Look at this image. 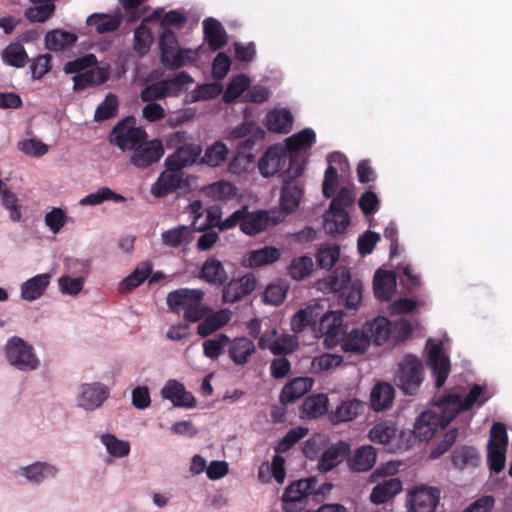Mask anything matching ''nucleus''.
Segmentation results:
<instances>
[{
	"label": "nucleus",
	"instance_id": "1",
	"mask_svg": "<svg viewBox=\"0 0 512 512\" xmlns=\"http://www.w3.org/2000/svg\"><path fill=\"white\" fill-rule=\"evenodd\" d=\"M259 171L264 177L282 172V179H297L305 169V160L301 155L289 154L285 148L269 147L261 157Z\"/></svg>",
	"mask_w": 512,
	"mask_h": 512
},
{
	"label": "nucleus",
	"instance_id": "2",
	"mask_svg": "<svg viewBox=\"0 0 512 512\" xmlns=\"http://www.w3.org/2000/svg\"><path fill=\"white\" fill-rule=\"evenodd\" d=\"M204 295L201 289L180 288L167 295V305L174 313L180 314L183 311L185 321L195 323L210 312L202 304Z\"/></svg>",
	"mask_w": 512,
	"mask_h": 512
},
{
	"label": "nucleus",
	"instance_id": "3",
	"mask_svg": "<svg viewBox=\"0 0 512 512\" xmlns=\"http://www.w3.org/2000/svg\"><path fill=\"white\" fill-rule=\"evenodd\" d=\"M447 412L448 409L440 399L436 404V410L422 412L414 424V429L401 431V437L409 436V438H417L420 441L430 440L439 428L444 429L450 423L446 422Z\"/></svg>",
	"mask_w": 512,
	"mask_h": 512
},
{
	"label": "nucleus",
	"instance_id": "4",
	"mask_svg": "<svg viewBox=\"0 0 512 512\" xmlns=\"http://www.w3.org/2000/svg\"><path fill=\"white\" fill-rule=\"evenodd\" d=\"M422 361L411 354H407L398 364L394 382L406 395H415L423 382Z\"/></svg>",
	"mask_w": 512,
	"mask_h": 512
},
{
	"label": "nucleus",
	"instance_id": "5",
	"mask_svg": "<svg viewBox=\"0 0 512 512\" xmlns=\"http://www.w3.org/2000/svg\"><path fill=\"white\" fill-rule=\"evenodd\" d=\"M147 137L146 130L136 126L135 117L128 116L114 126L110 134V142L122 151H127L135 148Z\"/></svg>",
	"mask_w": 512,
	"mask_h": 512
},
{
	"label": "nucleus",
	"instance_id": "6",
	"mask_svg": "<svg viewBox=\"0 0 512 512\" xmlns=\"http://www.w3.org/2000/svg\"><path fill=\"white\" fill-rule=\"evenodd\" d=\"M5 350L9 363L19 370H34L39 365L33 347L18 336L8 339Z\"/></svg>",
	"mask_w": 512,
	"mask_h": 512
},
{
	"label": "nucleus",
	"instance_id": "7",
	"mask_svg": "<svg viewBox=\"0 0 512 512\" xmlns=\"http://www.w3.org/2000/svg\"><path fill=\"white\" fill-rule=\"evenodd\" d=\"M487 400L488 397L483 396V387L479 384L473 385L464 399L458 394L444 396L442 401L448 409L446 422H451L461 411L469 410L475 404L484 405Z\"/></svg>",
	"mask_w": 512,
	"mask_h": 512
},
{
	"label": "nucleus",
	"instance_id": "8",
	"mask_svg": "<svg viewBox=\"0 0 512 512\" xmlns=\"http://www.w3.org/2000/svg\"><path fill=\"white\" fill-rule=\"evenodd\" d=\"M343 312L330 311L320 317L314 332L317 337H324V344L327 348H334L339 344L341 333L346 326L343 325Z\"/></svg>",
	"mask_w": 512,
	"mask_h": 512
},
{
	"label": "nucleus",
	"instance_id": "9",
	"mask_svg": "<svg viewBox=\"0 0 512 512\" xmlns=\"http://www.w3.org/2000/svg\"><path fill=\"white\" fill-rule=\"evenodd\" d=\"M283 220L284 215L277 213V211L258 210L250 212L246 207L244 221L241 223V231L246 235L254 236Z\"/></svg>",
	"mask_w": 512,
	"mask_h": 512
},
{
	"label": "nucleus",
	"instance_id": "10",
	"mask_svg": "<svg viewBox=\"0 0 512 512\" xmlns=\"http://www.w3.org/2000/svg\"><path fill=\"white\" fill-rule=\"evenodd\" d=\"M441 492L436 487L418 486L407 498L409 512H435Z\"/></svg>",
	"mask_w": 512,
	"mask_h": 512
},
{
	"label": "nucleus",
	"instance_id": "11",
	"mask_svg": "<svg viewBox=\"0 0 512 512\" xmlns=\"http://www.w3.org/2000/svg\"><path fill=\"white\" fill-rule=\"evenodd\" d=\"M132 150L130 163L140 169L148 168L157 163L164 155V147L159 139L144 140Z\"/></svg>",
	"mask_w": 512,
	"mask_h": 512
},
{
	"label": "nucleus",
	"instance_id": "12",
	"mask_svg": "<svg viewBox=\"0 0 512 512\" xmlns=\"http://www.w3.org/2000/svg\"><path fill=\"white\" fill-rule=\"evenodd\" d=\"M166 169L159 175L151 187V194L157 198H163L181 188L184 183L185 173L177 167L165 165Z\"/></svg>",
	"mask_w": 512,
	"mask_h": 512
},
{
	"label": "nucleus",
	"instance_id": "13",
	"mask_svg": "<svg viewBox=\"0 0 512 512\" xmlns=\"http://www.w3.org/2000/svg\"><path fill=\"white\" fill-rule=\"evenodd\" d=\"M256 283V277L252 273L232 279L223 287V302L232 304L240 301L255 290Z\"/></svg>",
	"mask_w": 512,
	"mask_h": 512
},
{
	"label": "nucleus",
	"instance_id": "14",
	"mask_svg": "<svg viewBox=\"0 0 512 512\" xmlns=\"http://www.w3.org/2000/svg\"><path fill=\"white\" fill-rule=\"evenodd\" d=\"M109 390L101 383H86L81 385L78 405L85 410H95L108 398Z\"/></svg>",
	"mask_w": 512,
	"mask_h": 512
},
{
	"label": "nucleus",
	"instance_id": "15",
	"mask_svg": "<svg viewBox=\"0 0 512 512\" xmlns=\"http://www.w3.org/2000/svg\"><path fill=\"white\" fill-rule=\"evenodd\" d=\"M202 152V147L199 144L185 143L165 159V165L183 170L195 163L199 164Z\"/></svg>",
	"mask_w": 512,
	"mask_h": 512
},
{
	"label": "nucleus",
	"instance_id": "16",
	"mask_svg": "<svg viewBox=\"0 0 512 512\" xmlns=\"http://www.w3.org/2000/svg\"><path fill=\"white\" fill-rule=\"evenodd\" d=\"M428 360L432 369L435 385L440 388L446 382L450 373V360L443 355L441 343L433 344L429 349Z\"/></svg>",
	"mask_w": 512,
	"mask_h": 512
},
{
	"label": "nucleus",
	"instance_id": "17",
	"mask_svg": "<svg viewBox=\"0 0 512 512\" xmlns=\"http://www.w3.org/2000/svg\"><path fill=\"white\" fill-rule=\"evenodd\" d=\"M350 453V445L344 441H339L331 446H326L319 456L318 470L321 472L331 471L338 466Z\"/></svg>",
	"mask_w": 512,
	"mask_h": 512
},
{
	"label": "nucleus",
	"instance_id": "18",
	"mask_svg": "<svg viewBox=\"0 0 512 512\" xmlns=\"http://www.w3.org/2000/svg\"><path fill=\"white\" fill-rule=\"evenodd\" d=\"M302 196L303 188L296 179L284 178L280 195L281 211H277V213H281L285 218L286 215L294 212L298 208Z\"/></svg>",
	"mask_w": 512,
	"mask_h": 512
},
{
	"label": "nucleus",
	"instance_id": "19",
	"mask_svg": "<svg viewBox=\"0 0 512 512\" xmlns=\"http://www.w3.org/2000/svg\"><path fill=\"white\" fill-rule=\"evenodd\" d=\"M256 352L254 342L247 337L230 338L227 353L231 361L237 366L246 365Z\"/></svg>",
	"mask_w": 512,
	"mask_h": 512
},
{
	"label": "nucleus",
	"instance_id": "20",
	"mask_svg": "<svg viewBox=\"0 0 512 512\" xmlns=\"http://www.w3.org/2000/svg\"><path fill=\"white\" fill-rule=\"evenodd\" d=\"M341 349L350 353H364L370 345V337L367 332L358 328L347 331V327L341 333L339 344Z\"/></svg>",
	"mask_w": 512,
	"mask_h": 512
},
{
	"label": "nucleus",
	"instance_id": "21",
	"mask_svg": "<svg viewBox=\"0 0 512 512\" xmlns=\"http://www.w3.org/2000/svg\"><path fill=\"white\" fill-rule=\"evenodd\" d=\"M161 394L176 407L194 408L196 406L194 396L186 391L182 383L176 380H169L162 389Z\"/></svg>",
	"mask_w": 512,
	"mask_h": 512
},
{
	"label": "nucleus",
	"instance_id": "22",
	"mask_svg": "<svg viewBox=\"0 0 512 512\" xmlns=\"http://www.w3.org/2000/svg\"><path fill=\"white\" fill-rule=\"evenodd\" d=\"M110 72L107 67L86 69L84 72L73 76V90L82 91L88 87L99 86L109 80Z\"/></svg>",
	"mask_w": 512,
	"mask_h": 512
},
{
	"label": "nucleus",
	"instance_id": "23",
	"mask_svg": "<svg viewBox=\"0 0 512 512\" xmlns=\"http://www.w3.org/2000/svg\"><path fill=\"white\" fill-rule=\"evenodd\" d=\"M202 24L204 40L212 51H217L227 44L228 35L220 21L208 17Z\"/></svg>",
	"mask_w": 512,
	"mask_h": 512
},
{
	"label": "nucleus",
	"instance_id": "24",
	"mask_svg": "<svg viewBox=\"0 0 512 512\" xmlns=\"http://www.w3.org/2000/svg\"><path fill=\"white\" fill-rule=\"evenodd\" d=\"M349 268L339 265L327 278L317 281V289L323 292H341L351 283Z\"/></svg>",
	"mask_w": 512,
	"mask_h": 512
},
{
	"label": "nucleus",
	"instance_id": "25",
	"mask_svg": "<svg viewBox=\"0 0 512 512\" xmlns=\"http://www.w3.org/2000/svg\"><path fill=\"white\" fill-rule=\"evenodd\" d=\"M396 288L395 273L378 269L374 275L373 290L375 297L380 301H389Z\"/></svg>",
	"mask_w": 512,
	"mask_h": 512
},
{
	"label": "nucleus",
	"instance_id": "26",
	"mask_svg": "<svg viewBox=\"0 0 512 512\" xmlns=\"http://www.w3.org/2000/svg\"><path fill=\"white\" fill-rule=\"evenodd\" d=\"M402 491L399 478H388L379 482L370 494V501L376 505L384 504Z\"/></svg>",
	"mask_w": 512,
	"mask_h": 512
},
{
	"label": "nucleus",
	"instance_id": "27",
	"mask_svg": "<svg viewBox=\"0 0 512 512\" xmlns=\"http://www.w3.org/2000/svg\"><path fill=\"white\" fill-rule=\"evenodd\" d=\"M313 385V380L308 377H298L287 383L281 393L280 402L289 404L304 396Z\"/></svg>",
	"mask_w": 512,
	"mask_h": 512
},
{
	"label": "nucleus",
	"instance_id": "28",
	"mask_svg": "<svg viewBox=\"0 0 512 512\" xmlns=\"http://www.w3.org/2000/svg\"><path fill=\"white\" fill-rule=\"evenodd\" d=\"M376 449L371 446H361L354 451L353 456L348 459V466L355 472L369 471L376 462Z\"/></svg>",
	"mask_w": 512,
	"mask_h": 512
},
{
	"label": "nucleus",
	"instance_id": "29",
	"mask_svg": "<svg viewBox=\"0 0 512 512\" xmlns=\"http://www.w3.org/2000/svg\"><path fill=\"white\" fill-rule=\"evenodd\" d=\"M193 229L186 225L168 229L161 234L162 244L170 248L187 246L193 240Z\"/></svg>",
	"mask_w": 512,
	"mask_h": 512
},
{
	"label": "nucleus",
	"instance_id": "30",
	"mask_svg": "<svg viewBox=\"0 0 512 512\" xmlns=\"http://www.w3.org/2000/svg\"><path fill=\"white\" fill-rule=\"evenodd\" d=\"M50 275L38 274L21 285V297L27 301H34L40 298L50 284Z\"/></svg>",
	"mask_w": 512,
	"mask_h": 512
},
{
	"label": "nucleus",
	"instance_id": "31",
	"mask_svg": "<svg viewBox=\"0 0 512 512\" xmlns=\"http://www.w3.org/2000/svg\"><path fill=\"white\" fill-rule=\"evenodd\" d=\"M231 319V312L227 309L220 310L212 315L205 316L197 327V333L201 337H207L224 327Z\"/></svg>",
	"mask_w": 512,
	"mask_h": 512
},
{
	"label": "nucleus",
	"instance_id": "32",
	"mask_svg": "<svg viewBox=\"0 0 512 512\" xmlns=\"http://www.w3.org/2000/svg\"><path fill=\"white\" fill-rule=\"evenodd\" d=\"M78 40L75 33L62 29H54L46 33L45 46L51 51H63L73 46Z\"/></svg>",
	"mask_w": 512,
	"mask_h": 512
},
{
	"label": "nucleus",
	"instance_id": "33",
	"mask_svg": "<svg viewBox=\"0 0 512 512\" xmlns=\"http://www.w3.org/2000/svg\"><path fill=\"white\" fill-rule=\"evenodd\" d=\"M200 276L206 282L215 285H223L228 279V275L223 264L214 257L208 258L204 262L200 271Z\"/></svg>",
	"mask_w": 512,
	"mask_h": 512
},
{
	"label": "nucleus",
	"instance_id": "34",
	"mask_svg": "<svg viewBox=\"0 0 512 512\" xmlns=\"http://www.w3.org/2000/svg\"><path fill=\"white\" fill-rule=\"evenodd\" d=\"M451 461L459 470L472 469L479 465L480 455L472 446H462L453 451Z\"/></svg>",
	"mask_w": 512,
	"mask_h": 512
},
{
	"label": "nucleus",
	"instance_id": "35",
	"mask_svg": "<svg viewBox=\"0 0 512 512\" xmlns=\"http://www.w3.org/2000/svg\"><path fill=\"white\" fill-rule=\"evenodd\" d=\"M316 142V134L310 128H305L302 131L288 137L285 141L286 151L289 154L300 155L301 150L309 149Z\"/></svg>",
	"mask_w": 512,
	"mask_h": 512
},
{
	"label": "nucleus",
	"instance_id": "36",
	"mask_svg": "<svg viewBox=\"0 0 512 512\" xmlns=\"http://www.w3.org/2000/svg\"><path fill=\"white\" fill-rule=\"evenodd\" d=\"M349 224L350 219L346 209L337 207L331 208V206H329V212L324 221V228L329 234L343 233Z\"/></svg>",
	"mask_w": 512,
	"mask_h": 512
},
{
	"label": "nucleus",
	"instance_id": "37",
	"mask_svg": "<svg viewBox=\"0 0 512 512\" xmlns=\"http://www.w3.org/2000/svg\"><path fill=\"white\" fill-rule=\"evenodd\" d=\"M293 125V116L287 109L271 111L266 118V126L269 131L277 133H289Z\"/></svg>",
	"mask_w": 512,
	"mask_h": 512
},
{
	"label": "nucleus",
	"instance_id": "38",
	"mask_svg": "<svg viewBox=\"0 0 512 512\" xmlns=\"http://www.w3.org/2000/svg\"><path fill=\"white\" fill-rule=\"evenodd\" d=\"M394 388L389 383L377 384L371 392V405L375 411L389 408L394 399Z\"/></svg>",
	"mask_w": 512,
	"mask_h": 512
},
{
	"label": "nucleus",
	"instance_id": "39",
	"mask_svg": "<svg viewBox=\"0 0 512 512\" xmlns=\"http://www.w3.org/2000/svg\"><path fill=\"white\" fill-rule=\"evenodd\" d=\"M86 24L94 27L98 34H104L116 31L121 24V19L105 13H94L87 18Z\"/></svg>",
	"mask_w": 512,
	"mask_h": 512
},
{
	"label": "nucleus",
	"instance_id": "40",
	"mask_svg": "<svg viewBox=\"0 0 512 512\" xmlns=\"http://www.w3.org/2000/svg\"><path fill=\"white\" fill-rule=\"evenodd\" d=\"M228 154L229 150L227 146L221 141H216L206 148L204 155L200 158L199 164L212 168L218 167L226 161Z\"/></svg>",
	"mask_w": 512,
	"mask_h": 512
},
{
	"label": "nucleus",
	"instance_id": "41",
	"mask_svg": "<svg viewBox=\"0 0 512 512\" xmlns=\"http://www.w3.org/2000/svg\"><path fill=\"white\" fill-rule=\"evenodd\" d=\"M158 44L161 53V62L164 66L170 61V57H173L181 49L176 33L170 29H163Z\"/></svg>",
	"mask_w": 512,
	"mask_h": 512
},
{
	"label": "nucleus",
	"instance_id": "42",
	"mask_svg": "<svg viewBox=\"0 0 512 512\" xmlns=\"http://www.w3.org/2000/svg\"><path fill=\"white\" fill-rule=\"evenodd\" d=\"M21 471L23 476L35 483H40L47 478H53L57 473L56 467L44 462L33 463L23 467Z\"/></svg>",
	"mask_w": 512,
	"mask_h": 512
},
{
	"label": "nucleus",
	"instance_id": "43",
	"mask_svg": "<svg viewBox=\"0 0 512 512\" xmlns=\"http://www.w3.org/2000/svg\"><path fill=\"white\" fill-rule=\"evenodd\" d=\"M2 61L15 68H23L29 60L28 54L20 43H10L1 53Z\"/></svg>",
	"mask_w": 512,
	"mask_h": 512
},
{
	"label": "nucleus",
	"instance_id": "44",
	"mask_svg": "<svg viewBox=\"0 0 512 512\" xmlns=\"http://www.w3.org/2000/svg\"><path fill=\"white\" fill-rule=\"evenodd\" d=\"M368 332L370 341L376 345H382L386 342L392 332V322L386 317H377L371 323H368Z\"/></svg>",
	"mask_w": 512,
	"mask_h": 512
},
{
	"label": "nucleus",
	"instance_id": "45",
	"mask_svg": "<svg viewBox=\"0 0 512 512\" xmlns=\"http://www.w3.org/2000/svg\"><path fill=\"white\" fill-rule=\"evenodd\" d=\"M363 285L359 280L352 281L340 292L338 302L348 309H357L362 301Z\"/></svg>",
	"mask_w": 512,
	"mask_h": 512
},
{
	"label": "nucleus",
	"instance_id": "46",
	"mask_svg": "<svg viewBox=\"0 0 512 512\" xmlns=\"http://www.w3.org/2000/svg\"><path fill=\"white\" fill-rule=\"evenodd\" d=\"M280 258V251L275 247L265 246L249 253L247 262L250 267H259L276 262Z\"/></svg>",
	"mask_w": 512,
	"mask_h": 512
},
{
	"label": "nucleus",
	"instance_id": "47",
	"mask_svg": "<svg viewBox=\"0 0 512 512\" xmlns=\"http://www.w3.org/2000/svg\"><path fill=\"white\" fill-rule=\"evenodd\" d=\"M230 342V337L224 333L217 334L211 339L203 342V353L211 359H218L225 351H227Z\"/></svg>",
	"mask_w": 512,
	"mask_h": 512
},
{
	"label": "nucleus",
	"instance_id": "48",
	"mask_svg": "<svg viewBox=\"0 0 512 512\" xmlns=\"http://www.w3.org/2000/svg\"><path fill=\"white\" fill-rule=\"evenodd\" d=\"M206 196L216 201H224L236 195V187L229 181L220 180L204 188Z\"/></svg>",
	"mask_w": 512,
	"mask_h": 512
},
{
	"label": "nucleus",
	"instance_id": "49",
	"mask_svg": "<svg viewBox=\"0 0 512 512\" xmlns=\"http://www.w3.org/2000/svg\"><path fill=\"white\" fill-rule=\"evenodd\" d=\"M151 270L152 268L149 264H143L137 267L120 283L119 291L121 293H127L139 287L149 277Z\"/></svg>",
	"mask_w": 512,
	"mask_h": 512
},
{
	"label": "nucleus",
	"instance_id": "50",
	"mask_svg": "<svg viewBox=\"0 0 512 512\" xmlns=\"http://www.w3.org/2000/svg\"><path fill=\"white\" fill-rule=\"evenodd\" d=\"M112 200L116 203L124 202L125 197L115 193L109 187H101L94 193H90L80 200L83 206H95L103 203L104 201Z\"/></svg>",
	"mask_w": 512,
	"mask_h": 512
},
{
	"label": "nucleus",
	"instance_id": "51",
	"mask_svg": "<svg viewBox=\"0 0 512 512\" xmlns=\"http://www.w3.org/2000/svg\"><path fill=\"white\" fill-rule=\"evenodd\" d=\"M318 314L315 309L307 307L299 310L291 320V328L295 333H300L307 327H317Z\"/></svg>",
	"mask_w": 512,
	"mask_h": 512
},
{
	"label": "nucleus",
	"instance_id": "52",
	"mask_svg": "<svg viewBox=\"0 0 512 512\" xmlns=\"http://www.w3.org/2000/svg\"><path fill=\"white\" fill-rule=\"evenodd\" d=\"M313 265V260L309 256L295 257L288 266V275L294 280H303L311 274Z\"/></svg>",
	"mask_w": 512,
	"mask_h": 512
},
{
	"label": "nucleus",
	"instance_id": "53",
	"mask_svg": "<svg viewBox=\"0 0 512 512\" xmlns=\"http://www.w3.org/2000/svg\"><path fill=\"white\" fill-rule=\"evenodd\" d=\"M118 97L113 93H108L105 99L98 105L94 114V120L101 122L115 117L118 113Z\"/></svg>",
	"mask_w": 512,
	"mask_h": 512
},
{
	"label": "nucleus",
	"instance_id": "54",
	"mask_svg": "<svg viewBox=\"0 0 512 512\" xmlns=\"http://www.w3.org/2000/svg\"><path fill=\"white\" fill-rule=\"evenodd\" d=\"M304 499L303 492L290 484L282 495V508L286 512H296L304 507Z\"/></svg>",
	"mask_w": 512,
	"mask_h": 512
},
{
	"label": "nucleus",
	"instance_id": "55",
	"mask_svg": "<svg viewBox=\"0 0 512 512\" xmlns=\"http://www.w3.org/2000/svg\"><path fill=\"white\" fill-rule=\"evenodd\" d=\"M396 427L391 421H383L376 424L369 432V438L372 442L387 444L396 435Z\"/></svg>",
	"mask_w": 512,
	"mask_h": 512
},
{
	"label": "nucleus",
	"instance_id": "56",
	"mask_svg": "<svg viewBox=\"0 0 512 512\" xmlns=\"http://www.w3.org/2000/svg\"><path fill=\"white\" fill-rule=\"evenodd\" d=\"M250 86V79L244 75L239 74L235 76L228 84L226 91L223 95L225 102L229 103L240 97Z\"/></svg>",
	"mask_w": 512,
	"mask_h": 512
},
{
	"label": "nucleus",
	"instance_id": "57",
	"mask_svg": "<svg viewBox=\"0 0 512 512\" xmlns=\"http://www.w3.org/2000/svg\"><path fill=\"white\" fill-rule=\"evenodd\" d=\"M152 41L153 36L149 27L142 23L135 29L133 48L140 56L149 52Z\"/></svg>",
	"mask_w": 512,
	"mask_h": 512
},
{
	"label": "nucleus",
	"instance_id": "58",
	"mask_svg": "<svg viewBox=\"0 0 512 512\" xmlns=\"http://www.w3.org/2000/svg\"><path fill=\"white\" fill-rule=\"evenodd\" d=\"M363 410V404L359 400H349L343 402L337 407L334 417L338 422H347L353 420Z\"/></svg>",
	"mask_w": 512,
	"mask_h": 512
},
{
	"label": "nucleus",
	"instance_id": "59",
	"mask_svg": "<svg viewBox=\"0 0 512 512\" xmlns=\"http://www.w3.org/2000/svg\"><path fill=\"white\" fill-rule=\"evenodd\" d=\"M308 434V428L298 426L290 429L275 447L277 453H286Z\"/></svg>",
	"mask_w": 512,
	"mask_h": 512
},
{
	"label": "nucleus",
	"instance_id": "60",
	"mask_svg": "<svg viewBox=\"0 0 512 512\" xmlns=\"http://www.w3.org/2000/svg\"><path fill=\"white\" fill-rule=\"evenodd\" d=\"M164 87L167 88V96H178L188 84L194 82L189 73L181 71L171 79H164Z\"/></svg>",
	"mask_w": 512,
	"mask_h": 512
},
{
	"label": "nucleus",
	"instance_id": "61",
	"mask_svg": "<svg viewBox=\"0 0 512 512\" xmlns=\"http://www.w3.org/2000/svg\"><path fill=\"white\" fill-rule=\"evenodd\" d=\"M101 440L106 446L107 451L115 457H124L130 452L129 443L127 441L119 440L112 434H103L101 436Z\"/></svg>",
	"mask_w": 512,
	"mask_h": 512
},
{
	"label": "nucleus",
	"instance_id": "62",
	"mask_svg": "<svg viewBox=\"0 0 512 512\" xmlns=\"http://www.w3.org/2000/svg\"><path fill=\"white\" fill-rule=\"evenodd\" d=\"M327 445L328 439L326 436L317 434L304 443L303 453L307 458L313 460L320 456Z\"/></svg>",
	"mask_w": 512,
	"mask_h": 512
},
{
	"label": "nucleus",
	"instance_id": "63",
	"mask_svg": "<svg viewBox=\"0 0 512 512\" xmlns=\"http://www.w3.org/2000/svg\"><path fill=\"white\" fill-rule=\"evenodd\" d=\"M55 11L54 3H41L26 11V18L31 22L43 23L50 19Z\"/></svg>",
	"mask_w": 512,
	"mask_h": 512
},
{
	"label": "nucleus",
	"instance_id": "64",
	"mask_svg": "<svg viewBox=\"0 0 512 512\" xmlns=\"http://www.w3.org/2000/svg\"><path fill=\"white\" fill-rule=\"evenodd\" d=\"M97 63V58L94 54H87L83 57L69 61L64 65V72L66 74H79L86 69L94 66Z\"/></svg>",
	"mask_w": 512,
	"mask_h": 512
}]
</instances>
